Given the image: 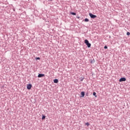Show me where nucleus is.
<instances>
[{
  "mask_svg": "<svg viewBox=\"0 0 130 130\" xmlns=\"http://www.w3.org/2000/svg\"><path fill=\"white\" fill-rule=\"evenodd\" d=\"M84 43L87 45V47H91V44L89 43V41H88V40H85Z\"/></svg>",
  "mask_w": 130,
  "mask_h": 130,
  "instance_id": "obj_1",
  "label": "nucleus"
},
{
  "mask_svg": "<svg viewBox=\"0 0 130 130\" xmlns=\"http://www.w3.org/2000/svg\"><path fill=\"white\" fill-rule=\"evenodd\" d=\"M89 15L90 18H91L92 19H95V18H97V16L96 15H94L92 13H89Z\"/></svg>",
  "mask_w": 130,
  "mask_h": 130,
  "instance_id": "obj_2",
  "label": "nucleus"
},
{
  "mask_svg": "<svg viewBox=\"0 0 130 130\" xmlns=\"http://www.w3.org/2000/svg\"><path fill=\"white\" fill-rule=\"evenodd\" d=\"M126 81V79L125 78H121L119 79V82H125Z\"/></svg>",
  "mask_w": 130,
  "mask_h": 130,
  "instance_id": "obj_3",
  "label": "nucleus"
},
{
  "mask_svg": "<svg viewBox=\"0 0 130 130\" xmlns=\"http://www.w3.org/2000/svg\"><path fill=\"white\" fill-rule=\"evenodd\" d=\"M31 88H32V85L31 84H28L27 85V89H28V90H30V89H31Z\"/></svg>",
  "mask_w": 130,
  "mask_h": 130,
  "instance_id": "obj_4",
  "label": "nucleus"
},
{
  "mask_svg": "<svg viewBox=\"0 0 130 130\" xmlns=\"http://www.w3.org/2000/svg\"><path fill=\"white\" fill-rule=\"evenodd\" d=\"M44 76H45V75L39 74L38 75V78H42V77H44Z\"/></svg>",
  "mask_w": 130,
  "mask_h": 130,
  "instance_id": "obj_5",
  "label": "nucleus"
},
{
  "mask_svg": "<svg viewBox=\"0 0 130 130\" xmlns=\"http://www.w3.org/2000/svg\"><path fill=\"white\" fill-rule=\"evenodd\" d=\"M81 94V97H82V98L84 97V96H85V92L82 91Z\"/></svg>",
  "mask_w": 130,
  "mask_h": 130,
  "instance_id": "obj_6",
  "label": "nucleus"
},
{
  "mask_svg": "<svg viewBox=\"0 0 130 130\" xmlns=\"http://www.w3.org/2000/svg\"><path fill=\"white\" fill-rule=\"evenodd\" d=\"M54 83H55V84H57V83H58V79H54Z\"/></svg>",
  "mask_w": 130,
  "mask_h": 130,
  "instance_id": "obj_7",
  "label": "nucleus"
},
{
  "mask_svg": "<svg viewBox=\"0 0 130 130\" xmlns=\"http://www.w3.org/2000/svg\"><path fill=\"white\" fill-rule=\"evenodd\" d=\"M71 15H73L74 16H76V14L75 12H71Z\"/></svg>",
  "mask_w": 130,
  "mask_h": 130,
  "instance_id": "obj_8",
  "label": "nucleus"
},
{
  "mask_svg": "<svg viewBox=\"0 0 130 130\" xmlns=\"http://www.w3.org/2000/svg\"><path fill=\"white\" fill-rule=\"evenodd\" d=\"M46 116H45V115L42 116V119L43 120V119H45Z\"/></svg>",
  "mask_w": 130,
  "mask_h": 130,
  "instance_id": "obj_9",
  "label": "nucleus"
},
{
  "mask_svg": "<svg viewBox=\"0 0 130 130\" xmlns=\"http://www.w3.org/2000/svg\"><path fill=\"white\" fill-rule=\"evenodd\" d=\"M84 21H85V22H89V19H88V18H85L84 19Z\"/></svg>",
  "mask_w": 130,
  "mask_h": 130,
  "instance_id": "obj_10",
  "label": "nucleus"
},
{
  "mask_svg": "<svg viewBox=\"0 0 130 130\" xmlns=\"http://www.w3.org/2000/svg\"><path fill=\"white\" fill-rule=\"evenodd\" d=\"M93 96H95V98L97 97V95H96V92H94L93 93Z\"/></svg>",
  "mask_w": 130,
  "mask_h": 130,
  "instance_id": "obj_11",
  "label": "nucleus"
},
{
  "mask_svg": "<svg viewBox=\"0 0 130 130\" xmlns=\"http://www.w3.org/2000/svg\"><path fill=\"white\" fill-rule=\"evenodd\" d=\"M85 125H87V126H89V125H90V124L88 122H87L85 123Z\"/></svg>",
  "mask_w": 130,
  "mask_h": 130,
  "instance_id": "obj_12",
  "label": "nucleus"
},
{
  "mask_svg": "<svg viewBox=\"0 0 130 130\" xmlns=\"http://www.w3.org/2000/svg\"><path fill=\"white\" fill-rule=\"evenodd\" d=\"M126 35H127V36H129V35H130L129 32H127Z\"/></svg>",
  "mask_w": 130,
  "mask_h": 130,
  "instance_id": "obj_13",
  "label": "nucleus"
},
{
  "mask_svg": "<svg viewBox=\"0 0 130 130\" xmlns=\"http://www.w3.org/2000/svg\"><path fill=\"white\" fill-rule=\"evenodd\" d=\"M104 48H105V49H107V46H105L104 47Z\"/></svg>",
  "mask_w": 130,
  "mask_h": 130,
  "instance_id": "obj_14",
  "label": "nucleus"
},
{
  "mask_svg": "<svg viewBox=\"0 0 130 130\" xmlns=\"http://www.w3.org/2000/svg\"><path fill=\"white\" fill-rule=\"evenodd\" d=\"M36 59H40V57H37Z\"/></svg>",
  "mask_w": 130,
  "mask_h": 130,
  "instance_id": "obj_15",
  "label": "nucleus"
}]
</instances>
